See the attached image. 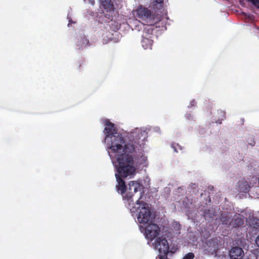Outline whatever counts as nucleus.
I'll list each match as a JSON object with an SVG mask.
<instances>
[{"label":"nucleus","instance_id":"obj_9","mask_svg":"<svg viewBox=\"0 0 259 259\" xmlns=\"http://www.w3.org/2000/svg\"><path fill=\"white\" fill-rule=\"evenodd\" d=\"M100 6L106 12H113L115 10L114 5L112 0H99Z\"/></svg>","mask_w":259,"mask_h":259},{"label":"nucleus","instance_id":"obj_11","mask_svg":"<svg viewBox=\"0 0 259 259\" xmlns=\"http://www.w3.org/2000/svg\"><path fill=\"white\" fill-rule=\"evenodd\" d=\"M153 37H142L141 44L145 49H151L153 43Z\"/></svg>","mask_w":259,"mask_h":259},{"label":"nucleus","instance_id":"obj_3","mask_svg":"<svg viewBox=\"0 0 259 259\" xmlns=\"http://www.w3.org/2000/svg\"><path fill=\"white\" fill-rule=\"evenodd\" d=\"M137 207L133 206L130 209L133 215L135 214L140 224L148 223L152 219V212L148 204L146 203H140V200H137Z\"/></svg>","mask_w":259,"mask_h":259},{"label":"nucleus","instance_id":"obj_19","mask_svg":"<svg viewBox=\"0 0 259 259\" xmlns=\"http://www.w3.org/2000/svg\"><path fill=\"white\" fill-rule=\"evenodd\" d=\"M204 216L205 218H212L214 216V213L210 212L209 209H205L204 211Z\"/></svg>","mask_w":259,"mask_h":259},{"label":"nucleus","instance_id":"obj_14","mask_svg":"<svg viewBox=\"0 0 259 259\" xmlns=\"http://www.w3.org/2000/svg\"><path fill=\"white\" fill-rule=\"evenodd\" d=\"M207 246L209 247V251L216 252L219 249V245L218 240L217 239H211L207 243Z\"/></svg>","mask_w":259,"mask_h":259},{"label":"nucleus","instance_id":"obj_13","mask_svg":"<svg viewBox=\"0 0 259 259\" xmlns=\"http://www.w3.org/2000/svg\"><path fill=\"white\" fill-rule=\"evenodd\" d=\"M138 136H136L135 139L137 142L140 141V143H143L144 145V142L147 139L148 137V133L145 130H137Z\"/></svg>","mask_w":259,"mask_h":259},{"label":"nucleus","instance_id":"obj_6","mask_svg":"<svg viewBox=\"0 0 259 259\" xmlns=\"http://www.w3.org/2000/svg\"><path fill=\"white\" fill-rule=\"evenodd\" d=\"M143 143H140V141L137 142L134 140V141H131L129 143L124 145V148L123 149V153L118 155L117 158L121 155L125 154L128 156H131L133 159V157L130 154H132L136 150H139L140 148H142ZM134 161V160H133Z\"/></svg>","mask_w":259,"mask_h":259},{"label":"nucleus","instance_id":"obj_24","mask_svg":"<svg viewBox=\"0 0 259 259\" xmlns=\"http://www.w3.org/2000/svg\"><path fill=\"white\" fill-rule=\"evenodd\" d=\"M255 242L257 245L259 247V235L257 237L255 240Z\"/></svg>","mask_w":259,"mask_h":259},{"label":"nucleus","instance_id":"obj_20","mask_svg":"<svg viewBox=\"0 0 259 259\" xmlns=\"http://www.w3.org/2000/svg\"><path fill=\"white\" fill-rule=\"evenodd\" d=\"M195 255L193 252H189L184 256L183 259H193Z\"/></svg>","mask_w":259,"mask_h":259},{"label":"nucleus","instance_id":"obj_23","mask_svg":"<svg viewBox=\"0 0 259 259\" xmlns=\"http://www.w3.org/2000/svg\"><path fill=\"white\" fill-rule=\"evenodd\" d=\"M154 2L157 4H161L163 2V0H153Z\"/></svg>","mask_w":259,"mask_h":259},{"label":"nucleus","instance_id":"obj_1","mask_svg":"<svg viewBox=\"0 0 259 259\" xmlns=\"http://www.w3.org/2000/svg\"><path fill=\"white\" fill-rule=\"evenodd\" d=\"M118 164L117 167L118 174H115L117 184L116 186L117 191L121 194H123L126 190L125 182L121 178H126L134 175L136 168L134 161L131 156L123 154L117 158Z\"/></svg>","mask_w":259,"mask_h":259},{"label":"nucleus","instance_id":"obj_17","mask_svg":"<svg viewBox=\"0 0 259 259\" xmlns=\"http://www.w3.org/2000/svg\"><path fill=\"white\" fill-rule=\"evenodd\" d=\"M220 220L223 225H230L231 224L230 218L226 213H222L220 216Z\"/></svg>","mask_w":259,"mask_h":259},{"label":"nucleus","instance_id":"obj_4","mask_svg":"<svg viewBox=\"0 0 259 259\" xmlns=\"http://www.w3.org/2000/svg\"><path fill=\"white\" fill-rule=\"evenodd\" d=\"M136 12L137 18L141 21L146 23L154 24V15L148 8L140 5L136 9Z\"/></svg>","mask_w":259,"mask_h":259},{"label":"nucleus","instance_id":"obj_5","mask_svg":"<svg viewBox=\"0 0 259 259\" xmlns=\"http://www.w3.org/2000/svg\"><path fill=\"white\" fill-rule=\"evenodd\" d=\"M144 230L146 238L150 241H152L157 237L160 232L159 226L154 223L148 224L144 228Z\"/></svg>","mask_w":259,"mask_h":259},{"label":"nucleus","instance_id":"obj_7","mask_svg":"<svg viewBox=\"0 0 259 259\" xmlns=\"http://www.w3.org/2000/svg\"><path fill=\"white\" fill-rule=\"evenodd\" d=\"M141 189V185L139 183L136 181H130L128 183V191L127 193L123 196L124 200L130 201L132 198L134 193L139 191Z\"/></svg>","mask_w":259,"mask_h":259},{"label":"nucleus","instance_id":"obj_15","mask_svg":"<svg viewBox=\"0 0 259 259\" xmlns=\"http://www.w3.org/2000/svg\"><path fill=\"white\" fill-rule=\"evenodd\" d=\"M249 226L254 228H259V219L254 217L248 218L247 220Z\"/></svg>","mask_w":259,"mask_h":259},{"label":"nucleus","instance_id":"obj_27","mask_svg":"<svg viewBox=\"0 0 259 259\" xmlns=\"http://www.w3.org/2000/svg\"><path fill=\"white\" fill-rule=\"evenodd\" d=\"M253 144H254V143H255V142H254V141L253 142ZM250 144H251V145H252V146H253V145H254V144H253L252 143H250Z\"/></svg>","mask_w":259,"mask_h":259},{"label":"nucleus","instance_id":"obj_18","mask_svg":"<svg viewBox=\"0 0 259 259\" xmlns=\"http://www.w3.org/2000/svg\"><path fill=\"white\" fill-rule=\"evenodd\" d=\"M233 227H240L243 225V220L239 217L235 218L234 220H232V222Z\"/></svg>","mask_w":259,"mask_h":259},{"label":"nucleus","instance_id":"obj_28","mask_svg":"<svg viewBox=\"0 0 259 259\" xmlns=\"http://www.w3.org/2000/svg\"><path fill=\"white\" fill-rule=\"evenodd\" d=\"M257 8L259 9V6Z\"/></svg>","mask_w":259,"mask_h":259},{"label":"nucleus","instance_id":"obj_12","mask_svg":"<svg viewBox=\"0 0 259 259\" xmlns=\"http://www.w3.org/2000/svg\"><path fill=\"white\" fill-rule=\"evenodd\" d=\"M88 46H90L89 39L84 35L79 36L77 42V46L78 47V49L82 50Z\"/></svg>","mask_w":259,"mask_h":259},{"label":"nucleus","instance_id":"obj_8","mask_svg":"<svg viewBox=\"0 0 259 259\" xmlns=\"http://www.w3.org/2000/svg\"><path fill=\"white\" fill-rule=\"evenodd\" d=\"M229 255L232 259H242L243 257L244 252L240 247H233L230 251Z\"/></svg>","mask_w":259,"mask_h":259},{"label":"nucleus","instance_id":"obj_16","mask_svg":"<svg viewBox=\"0 0 259 259\" xmlns=\"http://www.w3.org/2000/svg\"><path fill=\"white\" fill-rule=\"evenodd\" d=\"M238 189L240 192L246 193L249 190V186L246 181H241L238 185Z\"/></svg>","mask_w":259,"mask_h":259},{"label":"nucleus","instance_id":"obj_22","mask_svg":"<svg viewBox=\"0 0 259 259\" xmlns=\"http://www.w3.org/2000/svg\"><path fill=\"white\" fill-rule=\"evenodd\" d=\"M248 1L250 2L256 7L259 6V0H248Z\"/></svg>","mask_w":259,"mask_h":259},{"label":"nucleus","instance_id":"obj_21","mask_svg":"<svg viewBox=\"0 0 259 259\" xmlns=\"http://www.w3.org/2000/svg\"><path fill=\"white\" fill-rule=\"evenodd\" d=\"M197 103L195 100H192L190 102V105L188 106V108H191L196 106Z\"/></svg>","mask_w":259,"mask_h":259},{"label":"nucleus","instance_id":"obj_26","mask_svg":"<svg viewBox=\"0 0 259 259\" xmlns=\"http://www.w3.org/2000/svg\"><path fill=\"white\" fill-rule=\"evenodd\" d=\"M208 188H210V189H211V188H213V187H212V186H211V187H210V186H209V187H208Z\"/></svg>","mask_w":259,"mask_h":259},{"label":"nucleus","instance_id":"obj_25","mask_svg":"<svg viewBox=\"0 0 259 259\" xmlns=\"http://www.w3.org/2000/svg\"><path fill=\"white\" fill-rule=\"evenodd\" d=\"M81 63H79L78 64V68H80V67H81Z\"/></svg>","mask_w":259,"mask_h":259},{"label":"nucleus","instance_id":"obj_10","mask_svg":"<svg viewBox=\"0 0 259 259\" xmlns=\"http://www.w3.org/2000/svg\"><path fill=\"white\" fill-rule=\"evenodd\" d=\"M153 25L154 24L147 23L146 25L143 24L144 28L142 37H153Z\"/></svg>","mask_w":259,"mask_h":259},{"label":"nucleus","instance_id":"obj_2","mask_svg":"<svg viewBox=\"0 0 259 259\" xmlns=\"http://www.w3.org/2000/svg\"><path fill=\"white\" fill-rule=\"evenodd\" d=\"M115 132L114 125L111 122H108L105 124L104 132L106 135L105 140H110V148L113 151L119 152L122 149V144L124 143L123 137L120 134Z\"/></svg>","mask_w":259,"mask_h":259}]
</instances>
